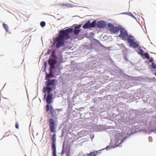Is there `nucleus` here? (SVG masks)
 I'll return each mask as SVG.
<instances>
[{
  "label": "nucleus",
  "mask_w": 156,
  "mask_h": 156,
  "mask_svg": "<svg viewBox=\"0 0 156 156\" xmlns=\"http://www.w3.org/2000/svg\"><path fill=\"white\" fill-rule=\"evenodd\" d=\"M3 27L5 29L6 31L8 32L9 31V29L7 25L3 23Z\"/></svg>",
  "instance_id": "dca6fc26"
},
{
  "label": "nucleus",
  "mask_w": 156,
  "mask_h": 156,
  "mask_svg": "<svg viewBox=\"0 0 156 156\" xmlns=\"http://www.w3.org/2000/svg\"><path fill=\"white\" fill-rule=\"evenodd\" d=\"M53 95L52 94H48L46 98V101L47 103L50 104L52 101Z\"/></svg>",
  "instance_id": "9d476101"
},
{
  "label": "nucleus",
  "mask_w": 156,
  "mask_h": 156,
  "mask_svg": "<svg viewBox=\"0 0 156 156\" xmlns=\"http://www.w3.org/2000/svg\"><path fill=\"white\" fill-rule=\"evenodd\" d=\"M52 90V88L48 87H44L43 88V91L44 93L47 92L48 94H50V92Z\"/></svg>",
  "instance_id": "4468645a"
},
{
  "label": "nucleus",
  "mask_w": 156,
  "mask_h": 156,
  "mask_svg": "<svg viewBox=\"0 0 156 156\" xmlns=\"http://www.w3.org/2000/svg\"><path fill=\"white\" fill-rule=\"evenodd\" d=\"M51 76V75L50 74H47L46 77V78L47 79H47H49V78Z\"/></svg>",
  "instance_id": "b1692460"
},
{
  "label": "nucleus",
  "mask_w": 156,
  "mask_h": 156,
  "mask_svg": "<svg viewBox=\"0 0 156 156\" xmlns=\"http://www.w3.org/2000/svg\"><path fill=\"white\" fill-rule=\"evenodd\" d=\"M129 15L131 17H132L133 18L136 19V18L135 17V16L132 13H130L129 14Z\"/></svg>",
  "instance_id": "393cba45"
},
{
  "label": "nucleus",
  "mask_w": 156,
  "mask_h": 156,
  "mask_svg": "<svg viewBox=\"0 0 156 156\" xmlns=\"http://www.w3.org/2000/svg\"><path fill=\"white\" fill-rule=\"evenodd\" d=\"M54 54H55V52H52V55L54 57H55V55H54Z\"/></svg>",
  "instance_id": "a878e982"
},
{
  "label": "nucleus",
  "mask_w": 156,
  "mask_h": 156,
  "mask_svg": "<svg viewBox=\"0 0 156 156\" xmlns=\"http://www.w3.org/2000/svg\"><path fill=\"white\" fill-rule=\"evenodd\" d=\"M48 123L50 132L51 133L55 132L56 129V125L54 119L53 118L50 119L48 120Z\"/></svg>",
  "instance_id": "7ed1b4c3"
},
{
  "label": "nucleus",
  "mask_w": 156,
  "mask_h": 156,
  "mask_svg": "<svg viewBox=\"0 0 156 156\" xmlns=\"http://www.w3.org/2000/svg\"><path fill=\"white\" fill-rule=\"evenodd\" d=\"M52 143H51V149L52 150V154L53 156H57L56 154V148L55 143L56 140V135L54 133L52 137Z\"/></svg>",
  "instance_id": "f03ea898"
},
{
  "label": "nucleus",
  "mask_w": 156,
  "mask_h": 156,
  "mask_svg": "<svg viewBox=\"0 0 156 156\" xmlns=\"http://www.w3.org/2000/svg\"><path fill=\"white\" fill-rule=\"evenodd\" d=\"M154 75L156 76V72L155 73Z\"/></svg>",
  "instance_id": "7c9ffc66"
},
{
  "label": "nucleus",
  "mask_w": 156,
  "mask_h": 156,
  "mask_svg": "<svg viewBox=\"0 0 156 156\" xmlns=\"http://www.w3.org/2000/svg\"><path fill=\"white\" fill-rule=\"evenodd\" d=\"M127 40V42L129 44L134 41H135L134 37L133 36L131 35H129L128 36Z\"/></svg>",
  "instance_id": "ddd939ff"
},
{
  "label": "nucleus",
  "mask_w": 156,
  "mask_h": 156,
  "mask_svg": "<svg viewBox=\"0 0 156 156\" xmlns=\"http://www.w3.org/2000/svg\"><path fill=\"white\" fill-rule=\"evenodd\" d=\"M47 81L46 82L45 85L46 87H49L51 85L53 86L55 84V80L53 79L50 80L49 79H47Z\"/></svg>",
  "instance_id": "1a4fd4ad"
},
{
  "label": "nucleus",
  "mask_w": 156,
  "mask_h": 156,
  "mask_svg": "<svg viewBox=\"0 0 156 156\" xmlns=\"http://www.w3.org/2000/svg\"><path fill=\"white\" fill-rule=\"evenodd\" d=\"M96 25L98 28H101L105 27L106 24L105 21L100 20L98 22L97 24H96Z\"/></svg>",
  "instance_id": "6e6552de"
},
{
  "label": "nucleus",
  "mask_w": 156,
  "mask_h": 156,
  "mask_svg": "<svg viewBox=\"0 0 156 156\" xmlns=\"http://www.w3.org/2000/svg\"><path fill=\"white\" fill-rule=\"evenodd\" d=\"M15 127L17 129H18L19 128V124L18 122H17L16 123Z\"/></svg>",
  "instance_id": "4be33fe9"
},
{
  "label": "nucleus",
  "mask_w": 156,
  "mask_h": 156,
  "mask_svg": "<svg viewBox=\"0 0 156 156\" xmlns=\"http://www.w3.org/2000/svg\"><path fill=\"white\" fill-rule=\"evenodd\" d=\"M46 96V94L45 93V94H44V98H45Z\"/></svg>",
  "instance_id": "c756f323"
},
{
  "label": "nucleus",
  "mask_w": 156,
  "mask_h": 156,
  "mask_svg": "<svg viewBox=\"0 0 156 156\" xmlns=\"http://www.w3.org/2000/svg\"><path fill=\"white\" fill-rule=\"evenodd\" d=\"M46 111L47 112H49L50 113L51 116L53 117L55 113V110L52 106H49L48 105H47L46 106Z\"/></svg>",
  "instance_id": "0eeeda50"
},
{
  "label": "nucleus",
  "mask_w": 156,
  "mask_h": 156,
  "mask_svg": "<svg viewBox=\"0 0 156 156\" xmlns=\"http://www.w3.org/2000/svg\"><path fill=\"white\" fill-rule=\"evenodd\" d=\"M81 27V25L80 24L77 26H76L75 27L74 29H77L78 30Z\"/></svg>",
  "instance_id": "412c9836"
},
{
  "label": "nucleus",
  "mask_w": 156,
  "mask_h": 156,
  "mask_svg": "<svg viewBox=\"0 0 156 156\" xmlns=\"http://www.w3.org/2000/svg\"><path fill=\"white\" fill-rule=\"evenodd\" d=\"M98 153V151L91 152L89 154L91 156H95L97 155Z\"/></svg>",
  "instance_id": "f3484780"
},
{
  "label": "nucleus",
  "mask_w": 156,
  "mask_h": 156,
  "mask_svg": "<svg viewBox=\"0 0 156 156\" xmlns=\"http://www.w3.org/2000/svg\"><path fill=\"white\" fill-rule=\"evenodd\" d=\"M80 31V30L75 29L74 33L75 34L77 35L79 33Z\"/></svg>",
  "instance_id": "a211bd4d"
},
{
  "label": "nucleus",
  "mask_w": 156,
  "mask_h": 156,
  "mask_svg": "<svg viewBox=\"0 0 156 156\" xmlns=\"http://www.w3.org/2000/svg\"><path fill=\"white\" fill-rule=\"evenodd\" d=\"M149 61L150 62H151L152 61V59L150 60Z\"/></svg>",
  "instance_id": "c85d7f7f"
},
{
  "label": "nucleus",
  "mask_w": 156,
  "mask_h": 156,
  "mask_svg": "<svg viewBox=\"0 0 156 156\" xmlns=\"http://www.w3.org/2000/svg\"><path fill=\"white\" fill-rule=\"evenodd\" d=\"M108 27L109 28V31L113 34H115L118 32L119 31V28L115 26H114L113 24L110 23L108 24Z\"/></svg>",
  "instance_id": "423d86ee"
},
{
  "label": "nucleus",
  "mask_w": 156,
  "mask_h": 156,
  "mask_svg": "<svg viewBox=\"0 0 156 156\" xmlns=\"http://www.w3.org/2000/svg\"><path fill=\"white\" fill-rule=\"evenodd\" d=\"M40 25L41 27H44L45 25V23L44 21H42Z\"/></svg>",
  "instance_id": "aec40b11"
},
{
  "label": "nucleus",
  "mask_w": 156,
  "mask_h": 156,
  "mask_svg": "<svg viewBox=\"0 0 156 156\" xmlns=\"http://www.w3.org/2000/svg\"><path fill=\"white\" fill-rule=\"evenodd\" d=\"M129 44L130 46L131 47L134 48H138L139 46V43L137 41H134L133 42L131 43V44Z\"/></svg>",
  "instance_id": "f8f14e48"
},
{
  "label": "nucleus",
  "mask_w": 156,
  "mask_h": 156,
  "mask_svg": "<svg viewBox=\"0 0 156 156\" xmlns=\"http://www.w3.org/2000/svg\"><path fill=\"white\" fill-rule=\"evenodd\" d=\"M57 110L58 111H60V110L62 111V110L61 109H57Z\"/></svg>",
  "instance_id": "cd10ccee"
},
{
  "label": "nucleus",
  "mask_w": 156,
  "mask_h": 156,
  "mask_svg": "<svg viewBox=\"0 0 156 156\" xmlns=\"http://www.w3.org/2000/svg\"><path fill=\"white\" fill-rule=\"evenodd\" d=\"M138 53L142 56L144 55V51L141 49L140 46L139 47Z\"/></svg>",
  "instance_id": "2eb2a0df"
},
{
  "label": "nucleus",
  "mask_w": 156,
  "mask_h": 156,
  "mask_svg": "<svg viewBox=\"0 0 156 156\" xmlns=\"http://www.w3.org/2000/svg\"><path fill=\"white\" fill-rule=\"evenodd\" d=\"M144 55L146 58L147 59H149L150 58V56L149 54L145 52L144 54Z\"/></svg>",
  "instance_id": "6ab92c4d"
},
{
  "label": "nucleus",
  "mask_w": 156,
  "mask_h": 156,
  "mask_svg": "<svg viewBox=\"0 0 156 156\" xmlns=\"http://www.w3.org/2000/svg\"><path fill=\"white\" fill-rule=\"evenodd\" d=\"M56 60L54 59L51 60L50 58L48 60V64L50 65L52 69H54V65L56 63Z\"/></svg>",
  "instance_id": "9b49d317"
},
{
  "label": "nucleus",
  "mask_w": 156,
  "mask_h": 156,
  "mask_svg": "<svg viewBox=\"0 0 156 156\" xmlns=\"http://www.w3.org/2000/svg\"><path fill=\"white\" fill-rule=\"evenodd\" d=\"M73 31V28H69L60 31L59 35L56 37L55 40L56 42V47L57 48H59L64 45L65 40L68 39L70 38L69 34L72 32Z\"/></svg>",
  "instance_id": "f257e3e1"
},
{
  "label": "nucleus",
  "mask_w": 156,
  "mask_h": 156,
  "mask_svg": "<svg viewBox=\"0 0 156 156\" xmlns=\"http://www.w3.org/2000/svg\"><path fill=\"white\" fill-rule=\"evenodd\" d=\"M152 66L153 68L156 69V64L155 63H152Z\"/></svg>",
  "instance_id": "5701e85b"
},
{
  "label": "nucleus",
  "mask_w": 156,
  "mask_h": 156,
  "mask_svg": "<svg viewBox=\"0 0 156 156\" xmlns=\"http://www.w3.org/2000/svg\"><path fill=\"white\" fill-rule=\"evenodd\" d=\"M120 34L119 36L122 38V40H126V37L128 36L127 31L124 29L122 28L120 29Z\"/></svg>",
  "instance_id": "39448f33"
},
{
  "label": "nucleus",
  "mask_w": 156,
  "mask_h": 156,
  "mask_svg": "<svg viewBox=\"0 0 156 156\" xmlns=\"http://www.w3.org/2000/svg\"><path fill=\"white\" fill-rule=\"evenodd\" d=\"M66 156H70V154L69 153H67L66 154Z\"/></svg>",
  "instance_id": "bb28decb"
},
{
  "label": "nucleus",
  "mask_w": 156,
  "mask_h": 156,
  "mask_svg": "<svg viewBox=\"0 0 156 156\" xmlns=\"http://www.w3.org/2000/svg\"><path fill=\"white\" fill-rule=\"evenodd\" d=\"M96 26V21L94 20L91 23L90 21H88L83 27L84 29H87L90 28H94Z\"/></svg>",
  "instance_id": "20e7f679"
}]
</instances>
